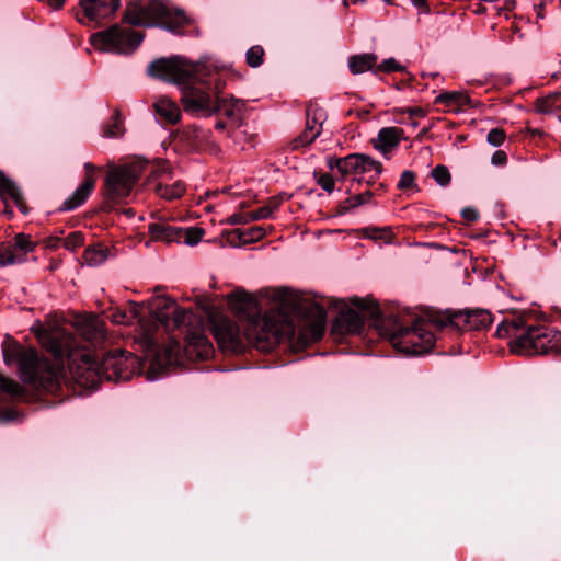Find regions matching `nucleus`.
Masks as SVG:
<instances>
[{
	"label": "nucleus",
	"mask_w": 561,
	"mask_h": 561,
	"mask_svg": "<svg viewBox=\"0 0 561 561\" xmlns=\"http://www.w3.org/2000/svg\"><path fill=\"white\" fill-rule=\"evenodd\" d=\"M154 110L159 117L167 123L176 124L181 119L180 107L167 96H161L156 101Z\"/></svg>",
	"instance_id": "obj_22"
},
{
	"label": "nucleus",
	"mask_w": 561,
	"mask_h": 561,
	"mask_svg": "<svg viewBox=\"0 0 561 561\" xmlns=\"http://www.w3.org/2000/svg\"><path fill=\"white\" fill-rule=\"evenodd\" d=\"M229 222L232 224V225H237V224H248L250 222V219H249V215L248 213L245 214H242V215H232L230 218H229Z\"/></svg>",
	"instance_id": "obj_52"
},
{
	"label": "nucleus",
	"mask_w": 561,
	"mask_h": 561,
	"mask_svg": "<svg viewBox=\"0 0 561 561\" xmlns=\"http://www.w3.org/2000/svg\"><path fill=\"white\" fill-rule=\"evenodd\" d=\"M215 127H216V129L222 130V129H225L226 125L224 122H217Z\"/></svg>",
	"instance_id": "obj_57"
},
{
	"label": "nucleus",
	"mask_w": 561,
	"mask_h": 561,
	"mask_svg": "<svg viewBox=\"0 0 561 561\" xmlns=\"http://www.w3.org/2000/svg\"><path fill=\"white\" fill-rule=\"evenodd\" d=\"M154 193L164 199L172 201L182 197L186 191L185 184L181 180H174L171 182L157 183L153 186Z\"/></svg>",
	"instance_id": "obj_24"
},
{
	"label": "nucleus",
	"mask_w": 561,
	"mask_h": 561,
	"mask_svg": "<svg viewBox=\"0 0 561 561\" xmlns=\"http://www.w3.org/2000/svg\"><path fill=\"white\" fill-rule=\"evenodd\" d=\"M507 161V156L503 150H497L492 154L491 162L493 165H504Z\"/></svg>",
	"instance_id": "obj_50"
},
{
	"label": "nucleus",
	"mask_w": 561,
	"mask_h": 561,
	"mask_svg": "<svg viewBox=\"0 0 561 561\" xmlns=\"http://www.w3.org/2000/svg\"><path fill=\"white\" fill-rule=\"evenodd\" d=\"M83 18H78L80 23L85 20L100 24L103 20L112 18L121 5V0H80Z\"/></svg>",
	"instance_id": "obj_15"
},
{
	"label": "nucleus",
	"mask_w": 561,
	"mask_h": 561,
	"mask_svg": "<svg viewBox=\"0 0 561 561\" xmlns=\"http://www.w3.org/2000/svg\"><path fill=\"white\" fill-rule=\"evenodd\" d=\"M250 221L266 219L271 217V207H260L248 213Z\"/></svg>",
	"instance_id": "obj_47"
},
{
	"label": "nucleus",
	"mask_w": 561,
	"mask_h": 561,
	"mask_svg": "<svg viewBox=\"0 0 561 561\" xmlns=\"http://www.w3.org/2000/svg\"><path fill=\"white\" fill-rule=\"evenodd\" d=\"M410 113L412 115H421V116L424 115V112L421 108H419V107L410 110Z\"/></svg>",
	"instance_id": "obj_56"
},
{
	"label": "nucleus",
	"mask_w": 561,
	"mask_h": 561,
	"mask_svg": "<svg viewBox=\"0 0 561 561\" xmlns=\"http://www.w3.org/2000/svg\"><path fill=\"white\" fill-rule=\"evenodd\" d=\"M144 33L134 31L129 25L115 24L105 31L91 35L90 42L95 49L115 54H131L141 44Z\"/></svg>",
	"instance_id": "obj_8"
},
{
	"label": "nucleus",
	"mask_w": 561,
	"mask_h": 561,
	"mask_svg": "<svg viewBox=\"0 0 561 561\" xmlns=\"http://www.w3.org/2000/svg\"><path fill=\"white\" fill-rule=\"evenodd\" d=\"M144 171L145 167L142 162L139 161L108 170L104 184V196L106 201L121 203L127 198Z\"/></svg>",
	"instance_id": "obj_9"
},
{
	"label": "nucleus",
	"mask_w": 561,
	"mask_h": 561,
	"mask_svg": "<svg viewBox=\"0 0 561 561\" xmlns=\"http://www.w3.org/2000/svg\"><path fill=\"white\" fill-rule=\"evenodd\" d=\"M142 340L150 352L154 354L152 366L157 365L162 369L178 363L181 352V345L178 341L171 340L162 351H158L157 340L153 337L150 329L144 331Z\"/></svg>",
	"instance_id": "obj_16"
},
{
	"label": "nucleus",
	"mask_w": 561,
	"mask_h": 561,
	"mask_svg": "<svg viewBox=\"0 0 561 561\" xmlns=\"http://www.w3.org/2000/svg\"><path fill=\"white\" fill-rule=\"evenodd\" d=\"M152 318L165 329L179 328L192 316L191 312L178 307L176 302L168 297H157L151 306Z\"/></svg>",
	"instance_id": "obj_14"
},
{
	"label": "nucleus",
	"mask_w": 561,
	"mask_h": 561,
	"mask_svg": "<svg viewBox=\"0 0 561 561\" xmlns=\"http://www.w3.org/2000/svg\"><path fill=\"white\" fill-rule=\"evenodd\" d=\"M432 176L440 186L448 185L451 180L450 173L445 165L435 167L432 171Z\"/></svg>",
	"instance_id": "obj_40"
},
{
	"label": "nucleus",
	"mask_w": 561,
	"mask_h": 561,
	"mask_svg": "<svg viewBox=\"0 0 561 561\" xmlns=\"http://www.w3.org/2000/svg\"><path fill=\"white\" fill-rule=\"evenodd\" d=\"M227 302L238 316L244 337L261 351L268 352L294 334V327L287 314L273 309L260 317L256 301L244 291L229 294Z\"/></svg>",
	"instance_id": "obj_3"
},
{
	"label": "nucleus",
	"mask_w": 561,
	"mask_h": 561,
	"mask_svg": "<svg viewBox=\"0 0 561 561\" xmlns=\"http://www.w3.org/2000/svg\"><path fill=\"white\" fill-rule=\"evenodd\" d=\"M415 175L412 171L405 170L401 173L398 182V188L407 190L414 186Z\"/></svg>",
	"instance_id": "obj_45"
},
{
	"label": "nucleus",
	"mask_w": 561,
	"mask_h": 561,
	"mask_svg": "<svg viewBox=\"0 0 561 561\" xmlns=\"http://www.w3.org/2000/svg\"><path fill=\"white\" fill-rule=\"evenodd\" d=\"M83 167H84V171H85L84 181H89L90 179H92L93 186L95 187L96 180H98L96 172L100 171L101 169L91 162H85Z\"/></svg>",
	"instance_id": "obj_48"
},
{
	"label": "nucleus",
	"mask_w": 561,
	"mask_h": 561,
	"mask_svg": "<svg viewBox=\"0 0 561 561\" xmlns=\"http://www.w3.org/2000/svg\"><path fill=\"white\" fill-rule=\"evenodd\" d=\"M310 125H313V114L310 115Z\"/></svg>",
	"instance_id": "obj_59"
},
{
	"label": "nucleus",
	"mask_w": 561,
	"mask_h": 561,
	"mask_svg": "<svg viewBox=\"0 0 561 561\" xmlns=\"http://www.w3.org/2000/svg\"><path fill=\"white\" fill-rule=\"evenodd\" d=\"M351 301L359 311L347 309L342 311L336 319V324L347 333H360L365 317L371 318L375 322L379 320L380 309L373 300L355 297Z\"/></svg>",
	"instance_id": "obj_12"
},
{
	"label": "nucleus",
	"mask_w": 561,
	"mask_h": 561,
	"mask_svg": "<svg viewBox=\"0 0 561 561\" xmlns=\"http://www.w3.org/2000/svg\"><path fill=\"white\" fill-rule=\"evenodd\" d=\"M215 104H216V112H220L229 118H237L239 116L240 105H239L238 101H236L233 99L227 100V99L216 98Z\"/></svg>",
	"instance_id": "obj_32"
},
{
	"label": "nucleus",
	"mask_w": 561,
	"mask_h": 561,
	"mask_svg": "<svg viewBox=\"0 0 561 561\" xmlns=\"http://www.w3.org/2000/svg\"><path fill=\"white\" fill-rule=\"evenodd\" d=\"M94 190L93 181H83L61 204L60 211L73 210L85 203Z\"/></svg>",
	"instance_id": "obj_20"
},
{
	"label": "nucleus",
	"mask_w": 561,
	"mask_h": 561,
	"mask_svg": "<svg viewBox=\"0 0 561 561\" xmlns=\"http://www.w3.org/2000/svg\"><path fill=\"white\" fill-rule=\"evenodd\" d=\"M21 264V257L14 255L7 245H0V267Z\"/></svg>",
	"instance_id": "obj_38"
},
{
	"label": "nucleus",
	"mask_w": 561,
	"mask_h": 561,
	"mask_svg": "<svg viewBox=\"0 0 561 561\" xmlns=\"http://www.w3.org/2000/svg\"><path fill=\"white\" fill-rule=\"evenodd\" d=\"M145 169L149 167V164L142 163ZM172 171L168 162L159 160L150 165V174L148 178L149 184H157L161 182H171L172 181Z\"/></svg>",
	"instance_id": "obj_27"
},
{
	"label": "nucleus",
	"mask_w": 561,
	"mask_h": 561,
	"mask_svg": "<svg viewBox=\"0 0 561 561\" xmlns=\"http://www.w3.org/2000/svg\"><path fill=\"white\" fill-rule=\"evenodd\" d=\"M2 352L5 364H18L19 376L23 382L45 390H53L59 385L64 359L54 356L55 362L51 363L41 357L35 350L15 343L8 344Z\"/></svg>",
	"instance_id": "obj_5"
},
{
	"label": "nucleus",
	"mask_w": 561,
	"mask_h": 561,
	"mask_svg": "<svg viewBox=\"0 0 561 561\" xmlns=\"http://www.w3.org/2000/svg\"><path fill=\"white\" fill-rule=\"evenodd\" d=\"M330 170L336 169L341 180L350 175L370 174L377 179L382 172V164L365 153H351L343 158H329Z\"/></svg>",
	"instance_id": "obj_10"
},
{
	"label": "nucleus",
	"mask_w": 561,
	"mask_h": 561,
	"mask_svg": "<svg viewBox=\"0 0 561 561\" xmlns=\"http://www.w3.org/2000/svg\"><path fill=\"white\" fill-rule=\"evenodd\" d=\"M318 184L328 193H332L335 187V181L330 174H322L318 179Z\"/></svg>",
	"instance_id": "obj_46"
},
{
	"label": "nucleus",
	"mask_w": 561,
	"mask_h": 561,
	"mask_svg": "<svg viewBox=\"0 0 561 561\" xmlns=\"http://www.w3.org/2000/svg\"><path fill=\"white\" fill-rule=\"evenodd\" d=\"M364 236L368 239L389 242L392 234L389 228H366L364 229Z\"/></svg>",
	"instance_id": "obj_36"
},
{
	"label": "nucleus",
	"mask_w": 561,
	"mask_h": 561,
	"mask_svg": "<svg viewBox=\"0 0 561 561\" xmlns=\"http://www.w3.org/2000/svg\"><path fill=\"white\" fill-rule=\"evenodd\" d=\"M323 119L322 108L310 105L307 108L306 128L295 140L296 147L311 144L321 134Z\"/></svg>",
	"instance_id": "obj_18"
},
{
	"label": "nucleus",
	"mask_w": 561,
	"mask_h": 561,
	"mask_svg": "<svg viewBox=\"0 0 561 561\" xmlns=\"http://www.w3.org/2000/svg\"><path fill=\"white\" fill-rule=\"evenodd\" d=\"M125 21L130 25L158 26L173 33L188 25L192 20L181 10L171 11L158 0L131 2L125 11Z\"/></svg>",
	"instance_id": "obj_6"
},
{
	"label": "nucleus",
	"mask_w": 561,
	"mask_h": 561,
	"mask_svg": "<svg viewBox=\"0 0 561 561\" xmlns=\"http://www.w3.org/2000/svg\"><path fill=\"white\" fill-rule=\"evenodd\" d=\"M124 133L123 122L116 112L113 122L104 128L105 137H119Z\"/></svg>",
	"instance_id": "obj_37"
},
{
	"label": "nucleus",
	"mask_w": 561,
	"mask_h": 561,
	"mask_svg": "<svg viewBox=\"0 0 561 561\" xmlns=\"http://www.w3.org/2000/svg\"><path fill=\"white\" fill-rule=\"evenodd\" d=\"M84 238L83 234L79 231L71 232L68 237H66L62 241V245L70 251H75L77 248L83 244Z\"/></svg>",
	"instance_id": "obj_41"
},
{
	"label": "nucleus",
	"mask_w": 561,
	"mask_h": 561,
	"mask_svg": "<svg viewBox=\"0 0 561 561\" xmlns=\"http://www.w3.org/2000/svg\"><path fill=\"white\" fill-rule=\"evenodd\" d=\"M435 316H442V313L428 311L414 320L411 327L399 328L391 335L392 345L400 352L411 355H421L431 351L435 344V335L431 329L445 328V325L431 321Z\"/></svg>",
	"instance_id": "obj_7"
},
{
	"label": "nucleus",
	"mask_w": 561,
	"mask_h": 561,
	"mask_svg": "<svg viewBox=\"0 0 561 561\" xmlns=\"http://www.w3.org/2000/svg\"><path fill=\"white\" fill-rule=\"evenodd\" d=\"M461 215L467 221H470V222H473V221L478 220V218H479V213L477 211V209H474L472 207L463 208L461 211Z\"/></svg>",
	"instance_id": "obj_51"
},
{
	"label": "nucleus",
	"mask_w": 561,
	"mask_h": 561,
	"mask_svg": "<svg viewBox=\"0 0 561 561\" xmlns=\"http://www.w3.org/2000/svg\"><path fill=\"white\" fill-rule=\"evenodd\" d=\"M149 233L153 239L165 242L178 241V227L154 222L149 225Z\"/></svg>",
	"instance_id": "obj_29"
},
{
	"label": "nucleus",
	"mask_w": 561,
	"mask_h": 561,
	"mask_svg": "<svg viewBox=\"0 0 561 561\" xmlns=\"http://www.w3.org/2000/svg\"><path fill=\"white\" fill-rule=\"evenodd\" d=\"M81 334L87 341L98 342L105 336V329L103 320L94 314L84 317L79 322Z\"/></svg>",
	"instance_id": "obj_21"
},
{
	"label": "nucleus",
	"mask_w": 561,
	"mask_h": 561,
	"mask_svg": "<svg viewBox=\"0 0 561 561\" xmlns=\"http://www.w3.org/2000/svg\"><path fill=\"white\" fill-rule=\"evenodd\" d=\"M279 206V202L276 197L270 199V202L264 207H271V215L274 210H276Z\"/></svg>",
	"instance_id": "obj_53"
},
{
	"label": "nucleus",
	"mask_w": 561,
	"mask_h": 561,
	"mask_svg": "<svg viewBox=\"0 0 561 561\" xmlns=\"http://www.w3.org/2000/svg\"><path fill=\"white\" fill-rule=\"evenodd\" d=\"M201 68L199 64L173 56L150 62L148 73L181 88L180 101L187 114L196 117H209L216 113V99L204 87L199 75Z\"/></svg>",
	"instance_id": "obj_2"
},
{
	"label": "nucleus",
	"mask_w": 561,
	"mask_h": 561,
	"mask_svg": "<svg viewBox=\"0 0 561 561\" xmlns=\"http://www.w3.org/2000/svg\"><path fill=\"white\" fill-rule=\"evenodd\" d=\"M66 0H50V4L55 8V9H59L64 5V2Z\"/></svg>",
	"instance_id": "obj_54"
},
{
	"label": "nucleus",
	"mask_w": 561,
	"mask_h": 561,
	"mask_svg": "<svg viewBox=\"0 0 561 561\" xmlns=\"http://www.w3.org/2000/svg\"><path fill=\"white\" fill-rule=\"evenodd\" d=\"M241 242H256L260 241L266 233V230L262 226L251 227L247 230H236Z\"/></svg>",
	"instance_id": "obj_33"
},
{
	"label": "nucleus",
	"mask_w": 561,
	"mask_h": 561,
	"mask_svg": "<svg viewBox=\"0 0 561 561\" xmlns=\"http://www.w3.org/2000/svg\"><path fill=\"white\" fill-rule=\"evenodd\" d=\"M185 353L190 358L195 359H207L213 355V344L203 329H190L187 331Z\"/></svg>",
	"instance_id": "obj_17"
},
{
	"label": "nucleus",
	"mask_w": 561,
	"mask_h": 561,
	"mask_svg": "<svg viewBox=\"0 0 561 561\" xmlns=\"http://www.w3.org/2000/svg\"><path fill=\"white\" fill-rule=\"evenodd\" d=\"M411 2L413 3V5L422 8L425 5L426 0H411Z\"/></svg>",
	"instance_id": "obj_55"
},
{
	"label": "nucleus",
	"mask_w": 561,
	"mask_h": 561,
	"mask_svg": "<svg viewBox=\"0 0 561 561\" xmlns=\"http://www.w3.org/2000/svg\"><path fill=\"white\" fill-rule=\"evenodd\" d=\"M433 322L448 327H454L457 330H485L492 322L491 313L485 309H472V310H460V311H445L442 316H435L432 318Z\"/></svg>",
	"instance_id": "obj_11"
},
{
	"label": "nucleus",
	"mask_w": 561,
	"mask_h": 561,
	"mask_svg": "<svg viewBox=\"0 0 561 561\" xmlns=\"http://www.w3.org/2000/svg\"><path fill=\"white\" fill-rule=\"evenodd\" d=\"M205 231L199 227L179 228L178 241L183 240L187 245H196L204 237Z\"/></svg>",
	"instance_id": "obj_31"
},
{
	"label": "nucleus",
	"mask_w": 561,
	"mask_h": 561,
	"mask_svg": "<svg viewBox=\"0 0 561 561\" xmlns=\"http://www.w3.org/2000/svg\"><path fill=\"white\" fill-rule=\"evenodd\" d=\"M7 247L14 255L20 256L21 263H23L26 260V255L34 251L35 243L28 236L19 233L15 236L14 242L12 244H8Z\"/></svg>",
	"instance_id": "obj_28"
},
{
	"label": "nucleus",
	"mask_w": 561,
	"mask_h": 561,
	"mask_svg": "<svg viewBox=\"0 0 561 561\" xmlns=\"http://www.w3.org/2000/svg\"><path fill=\"white\" fill-rule=\"evenodd\" d=\"M308 317L313 319V323L311 325V339L312 341H317L321 339L327 320L325 309L318 302H312L308 306L306 311Z\"/></svg>",
	"instance_id": "obj_23"
},
{
	"label": "nucleus",
	"mask_w": 561,
	"mask_h": 561,
	"mask_svg": "<svg viewBox=\"0 0 561 561\" xmlns=\"http://www.w3.org/2000/svg\"><path fill=\"white\" fill-rule=\"evenodd\" d=\"M0 195L3 198H10L12 202L23 211L26 213L24 206V196L16 184L10 179L5 178L2 173L0 174Z\"/></svg>",
	"instance_id": "obj_25"
},
{
	"label": "nucleus",
	"mask_w": 561,
	"mask_h": 561,
	"mask_svg": "<svg viewBox=\"0 0 561 561\" xmlns=\"http://www.w3.org/2000/svg\"><path fill=\"white\" fill-rule=\"evenodd\" d=\"M245 57L247 64L252 68H256L263 64L264 49L259 45L252 46L248 49Z\"/></svg>",
	"instance_id": "obj_35"
},
{
	"label": "nucleus",
	"mask_w": 561,
	"mask_h": 561,
	"mask_svg": "<svg viewBox=\"0 0 561 561\" xmlns=\"http://www.w3.org/2000/svg\"><path fill=\"white\" fill-rule=\"evenodd\" d=\"M42 346L57 359L67 358L69 373L79 386L93 389L100 379L129 380L139 374L142 363L138 356L123 350L108 352L101 363H95L91 352L77 344L75 337L59 327L34 329Z\"/></svg>",
	"instance_id": "obj_1"
},
{
	"label": "nucleus",
	"mask_w": 561,
	"mask_h": 561,
	"mask_svg": "<svg viewBox=\"0 0 561 561\" xmlns=\"http://www.w3.org/2000/svg\"><path fill=\"white\" fill-rule=\"evenodd\" d=\"M403 137V130L399 127L381 128L375 140V148L382 154L389 153L393 148L398 147Z\"/></svg>",
	"instance_id": "obj_19"
},
{
	"label": "nucleus",
	"mask_w": 561,
	"mask_h": 561,
	"mask_svg": "<svg viewBox=\"0 0 561 561\" xmlns=\"http://www.w3.org/2000/svg\"><path fill=\"white\" fill-rule=\"evenodd\" d=\"M82 259L89 266H99L106 261L107 249L101 245L89 247L84 250Z\"/></svg>",
	"instance_id": "obj_30"
},
{
	"label": "nucleus",
	"mask_w": 561,
	"mask_h": 561,
	"mask_svg": "<svg viewBox=\"0 0 561 561\" xmlns=\"http://www.w3.org/2000/svg\"><path fill=\"white\" fill-rule=\"evenodd\" d=\"M370 199H371V193L365 192L363 194H357V195L353 196L352 198L348 199V202L352 207H357L363 204H367Z\"/></svg>",
	"instance_id": "obj_49"
},
{
	"label": "nucleus",
	"mask_w": 561,
	"mask_h": 561,
	"mask_svg": "<svg viewBox=\"0 0 561 561\" xmlns=\"http://www.w3.org/2000/svg\"><path fill=\"white\" fill-rule=\"evenodd\" d=\"M465 99L466 95L461 92H444L436 98V103L459 104L462 103Z\"/></svg>",
	"instance_id": "obj_39"
},
{
	"label": "nucleus",
	"mask_w": 561,
	"mask_h": 561,
	"mask_svg": "<svg viewBox=\"0 0 561 561\" xmlns=\"http://www.w3.org/2000/svg\"><path fill=\"white\" fill-rule=\"evenodd\" d=\"M136 318H137V313H136L135 309H133L129 312L118 310V311L113 312L111 316V320L115 324H130L131 320L136 319Z\"/></svg>",
	"instance_id": "obj_42"
},
{
	"label": "nucleus",
	"mask_w": 561,
	"mask_h": 561,
	"mask_svg": "<svg viewBox=\"0 0 561 561\" xmlns=\"http://www.w3.org/2000/svg\"><path fill=\"white\" fill-rule=\"evenodd\" d=\"M0 389L12 397H20L24 390L22 386L13 379L5 378L0 374Z\"/></svg>",
	"instance_id": "obj_34"
},
{
	"label": "nucleus",
	"mask_w": 561,
	"mask_h": 561,
	"mask_svg": "<svg viewBox=\"0 0 561 561\" xmlns=\"http://www.w3.org/2000/svg\"><path fill=\"white\" fill-rule=\"evenodd\" d=\"M538 110H539L540 112H546V110L541 108L539 105H538Z\"/></svg>",
	"instance_id": "obj_60"
},
{
	"label": "nucleus",
	"mask_w": 561,
	"mask_h": 561,
	"mask_svg": "<svg viewBox=\"0 0 561 561\" xmlns=\"http://www.w3.org/2000/svg\"><path fill=\"white\" fill-rule=\"evenodd\" d=\"M377 64V56L374 54L354 55L348 58V68L353 75L364 73L371 70Z\"/></svg>",
	"instance_id": "obj_26"
},
{
	"label": "nucleus",
	"mask_w": 561,
	"mask_h": 561,
	"mask_svg": "<svg viewBox=\"0 0 561 561\" xmlns=\"http://www.w3.org/2000/svg\"><path fill=\"white\" fill-rule=\"evenodd\" d=\"M499 337H510V350L517 355L561 353V332L545 324H531L524 316H513L500 323Z\"/></svg>",
	"instance_id": "obj_4"
},
{
	"label": "nucleus",
	"mask_w": 561,
	"mask_h": 561,
	"mask_svg": "<svg viewBox=\"0 0 561 561\" xmlns=\"http://www.w3.org/2000/svg\"><path fill=\"white\" fill-rule=\"evenodd\" d=\"M210 331L222 350L236 351L241 346L240 328L229 318L220 313H214L209 317Z\"/></svg>",
	"instance_id": "obj_13"
},
{
	"label": "nucleus",
	"mask_w": 561,
	"mask_h": 561,
	"mask_svg": "<svg viewBox=\"0 0 561 561\" xmlns=\"http://www.w3.org/2000/svg\"><path fill=\"white\" fill-rule=\"evenodd\" d=\"M505 133L501 128H492L486 137L488 142L493 147H500L505 140Z\"/></svg>",
	"instance_id": "obj_44"
},
{
	"label": "nucleus",
	"mask_w": 561,
	"mask_h": 561,
	"mask_svg": "<svg viewBox=\"0 0 561 561\" xmlns=\"http://www.w3.org/2000/svg\"><path fill=\"white\" fill-rule=\"evenodd\" d=\"M404 67L401 66L394 58L390 57L385 59L377 66V71L383 72H392V71H403Z\"/></svg>",
	"instance_id": "obj_43"
},
{
	"label": "nucleus",
	"mask_w": 561,
	"mask_h": 561,
	"mask_svg": "<svg viewBox=\"0 0 561 561\" xmlns=\"http://www.w3.org/2000/svg\"><path fill=\"white\" fill-rule=\"evenodd\" d=\"M126 215L131 216L133 215V209H127L126 210Z\"/></svg>",
	"instance_id": "obj_58"
}]
</instances>
